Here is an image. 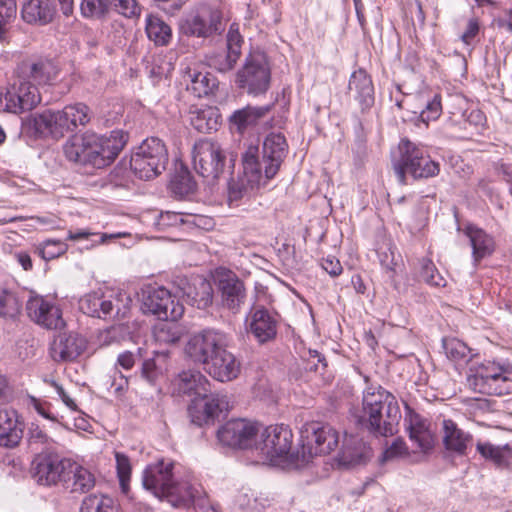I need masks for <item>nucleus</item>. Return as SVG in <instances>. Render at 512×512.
<instances>
[{"label": "nucleus", "instance_id": "obj_20", "mask_svg": "<svg viewBox=\"0 0 512 512\" xmlns=\"http://www.w3.org/2000/svg\"><path fill=\"white\" fill-rule=\"evenodd\" d=\"M65 106L62 110L47 109L33 118V128L40 136L61 138L66 133L74 132Z\"/></svg>", "mask_w": 512, "mask_h": 512}, {"label": "nucleus", "instance_id": "obj_37", "mask_svg": "<svg viewBox=\"0 0 512 512\" xmlns=\"http://www.w3.org/2000/svg\"><path fill=\"white\" fill-rule=\"evenodd\" d=\"M271 109V106L253 107L246 106L236 110L230 116V124L236 128L239 133H243L248 127L255 125Z\"/></svg>", "mask_w": 512, "mask_h": 512}, {"label": "nucleus", "instance_id": "obj_12", "mask_svg": "<svg viewBox=\"0 0 512 512\" xmlns=\"http://www.w3.org/2000/svg\"><path fill=\"white\" fill-rule=\"evenodd\" d=\"M221 346H228V336L217 329H204L188 339L184 352L195 364L205 365Z\"/></svg>", "mask_w": 512, "mask_h": 512}, {"label": "nucleus", "instance_id": "obj_22", "mask_svg": "<svg viewBox=\"0 0 512 512\" xmlns=\"http://www.w3.org/2000/svg\"><path fill=\"white\" fill-rule=\"evenodd\" d=\"M177 390L180 394L191 398V405H197L201 398L207 397L211 389V382L199 370L182 371L176 380Z\"/></svg>", "mask_w": 512, "mask_h": 512}, {"label": "nucleus", "instance_id": "obj_62", "mask_svg": "<svg viewBox=\"0 0 512 512\" xmlns=\"http://www.w3.org/2000/svg\"><path fill=\"white\" fill-rule=\"evenodd\" d=\"M407 447L403 440H395L390 447H388L382 455V461L386 462L396 457L406 454Z\"/></svg>", "mask_w": 512, "mask_h": 512}, {"label": "nucleus", "instance_id": "obj_34", "mask_svg": "<svg viewBox=\"0 0 512 512\" xmlns=\"http://www.w3.org/2000/svg\"><path fill=\"white\" fill-rule=\"evenodd\" d=\"M189 119L191 125L200 133H211L218 129L220 114L214 107H192L189 111Z\"/></svg>", "mask_w": 512, "mask_h": 512}, {"label": "nucleus", "instance_id": "obj_9", "mask_svg": "<svg viewBox=\"0 0 512 512\" xmlns=\"http://www.w3.org/2000/svg\"><path fill=\"white\" fill-rule=\"evenodd\" d=\"M271 69L261 53L250 54L236 73V84L249 95L258 96L270 87Z\"/></svg>", "mask_w": 512, "mask_h": 512}, {"label": "nucleus", "instance_id": "obj_18", "mask_svg": "<svg viewBox=\"0 0 512 512\" xmlns=\"http://www.w3.org/2000/svg\"><path fill=\"white\" fill-rule=\"evenodd\" d=\"M258 431L259 428L255 423L244 419H234L228 421L218 430L217 437L226 446L247 449L255 444Z\"/></svg>", "mask_w": 512, "mask_h": 512}, {"label": "nucleus", "instance_id": "obj_64", "mask_svg": "<svg viewBox=\"0 0 512 512\" xmlns=\"http://www.w3.org/2000/svg\"><path fill=\"white\" fill-rule=\"evenodd\" d=\"M321 266L332 277L339 276L343 271L340 261L334 256L323 258Z\"/></svg>", "mask_w": 512, "mask_h": 512}, {"label": "nucleus", "instance_id": "obj_5", "mask_svg": "<svg viewBox=\"0 0 512 512\" xmlns=\"http://www.w3.org/2000/svg\"><path fill=\"white\" fill-rule=\"evenodd\" d=\"M292 431L284 424L271 425L261 433L260 441L255 442V449L272 465L301 466L298 455L291 453Z\"/></svg>", "mask_w": 512, "mask_h": 512}, {"label": "nucleus", "instance_id": "obj_60", "mask_svg": "<svg viewBox=\"0 0 512 512\" xmlns=\"http://www.w3.org/2000/svg\"><path fill=\"white\" fill-rule=\"evenodd\" d=\"M123 336V328L121 326H111L99 334V342L103 346H109L118 343Z\"/></svg>", "mask_w": 512, "mask_h": 512}, {"label": "nucleus", "instance_id": "obj_21", "mask_svg": "<svg viewBox=\"0 0 512 512\" xmlns=\"http://www.w3.org/2000/svg\"><path fill=\"white\" fill-rule=\"evenodd\" d=\"M227 347L221 346L204 367L213 379L220 382L232 381L240 373L241 364Z\"/></svg>", "mask_w": 512, "mask_h": 512}, {"label": "nucleus", "instance_id": "obj_3", "mask_svg": "<svg viewBox=\"0 0 512 512\" xmlns=\"http://www.w3.org/2000/svg\"><path fill=\"white\" fill-rule=\"evenodd\" d=\"M174 463L161 460L143 472V486L159 498H165L173 507H189L200 498V487L188 481H174Z\"/></svg>", "mask_w": 512, "mask_h": 512}, {"label": "nucleus", "instance_id": "obj_49", "mask_svg": "<svg viewBox=\"0 0 512 512\" xmlns=\"http://www.w3.org/2000/svg\"><path fill=\"white\" fill-rule=\"evenodd\" d=\"M21 304L17 296L0 287V316L14 318L20 313Z\"/></svg>", "mask_w": 512, "mask_h": 512}, {"label": "nucleus", "instance_id": "obj_14", "mask_svg": "<svg viewBox=\"0 0 512 512\" xmlns=\"http://www.w3.org/2000/svg\"><path fill=\"white\" fill-rule=\"evenodd\" d=\"M70 460L52 451H41L32 461L31 475L40 485H62Z\"/></svg>", "mask_w": 512, "mask_h": 512}, {"label": "nucleus", "instance_id": "obj_41", "mask_svg": "<svg viewBox=\"0 0 512 512\" xmlns=\"http://www.w3.org/2000/svg\"><path fill=\"white\" fill-rule=\"evenodd\" d=\"M80 512H118V506L108 495L91 494L83 499Z\"/></svg>", "mask_w": 512, "mask_h": 512}, {"label": "nucleus", "instance_id": "obj_1", "mask_svg": "<svg viewBox=\"0 0 512 512\" xmlns=\"http://www.w3.org/2000/svg\"><path fill=\"white\" fill-rule=\"evenodd\" d=\"M287 150L286 139L280 133L267 135L263 142L261 159L258 147H248L242 155V174L237 179H231L228 185L230 204L238 202L249 190L272 179L286 157Z\"/></svg>", "mask_w": 512, "mask_h": 512}, {"label": "nucleus", "instance_id": "obj_57", "mask_svg": "<svg viewBox=\"0 0 512 512\" xmlns=\"http://www.w3.org/2000/svg\"><path fill=\"white\" fill-rule=\"evenodd\" d=\"M112 8L127 18L139 17L141 13V7L136 0H114Z\"/></svg>", "mask_w": 512, "mask_h": 512}, {"label": "nucleus", "instance_id": "obj_59", "mask_svg": "<svg viewBox=\"0 0 512 512\" xmlns=\"http://www.w3.org/2000/svg\"><path fill=\"white\" fill-rule=\"evenodd\" d=\"M442 111L441 98L435 95L432 100L428 101L426 107L421 112V118L424 122L436 120Z\"/></svg>", "mask_w": 512, "mask_h": 512}, {"label": "nucleus", "instance_id": "obj_38", "mask_svg": "<svg viewBox=\"0 0 512 512\" xmlns=\"http://www.w3.org/2000/svg\"><path fill=\"white\" fill-rule=\"evenodd\" d=\"M466 235L470 239L473 258L476 263L493 252L494 241L482 229L474 226H468L466 228Z\"/></svg>", "mask_w": 512, "mask_h": 512}, {"label": "nucleus", "instance_id": "obj_15", "mask_svg": "<svg viewBox=\"0 0 512 512\" xmlns=\"http://www.w3.org/2000/svg\"><path fill=\"white\" fill-rule=\"evenodd\" d=\"M142 309L144 313L155 315L163 321H177L184 313V306L164 287L148 290L143 299Z\"/></svg>", "mask_w": 512, "mask_h": 512}, {"label": "nucleus", "instance_id": "obj_32", "mask_svg": "<svg viewBox=\"0 0 512 512\" xmlns=\"http://www.w3.org/2000/svg\"><path fill=\"white\" fill-rule=\"evenodd\" d=\"M54 14L55 8L50 0H29L21 9L22 19L29 24H48Z\"/></svg>", "mask_w": 512, "mask_h": 512}, {"label": "nucleus", "instance_id": "obj_36", "mask_svg": "<svg viewBox=\"0 0 512 512\" xmlns=\"http://www.w3.org/2000/svg\"><path fill=\"white\" fill-rule=\"evenodd\" d=\"M88 142V132L81 136L74 135L70 137L63 146L65 157L74 163L82 165H92V157Z\"/></svg>", "mask_w": 512, "mask_h": 512}, {"label": "nucleus", "instance_id": "obj_29", "mask_svg": "<svg viewBox=\"0 0 512 512\" xmlns=\"http://www.w3.org/2000/svg\"><path fill=\"white\" fill-rule=\"evenodd\" d=\"M85 349V341L78 335H60L51 345V356L56 361L76 359Z\"/></svg>", "mask_w": 512, "mask_h": 512}, {"label": "nucleus", "instance_id": "obj_47", "mask_svg": "<svg viewBox=\"0 0 512 512\" xmlns=\"http://www.w3.org/2000/svg\"><path fill=\"white\" fill-rule=\"evenodd\" d=\"M28 446L29 449L36 453L48 451L47 449L53 444L50 438L37 424L32 423L28 430Z\"/></svg>", "mask_w": 512, "mask_h": 512}, {"label": "nucleus", "instance_id": "obj_33", "mask_svg": "<svg viewBox=\"0 0 512 512\" xmlns=\"http://www.w3.org/2000/svg\"><path fill=\"white\" fill-rule=\"evenodd\" d=\"M443 432V443L448 451L464 455L467 447L472 444V436L450 419L443 421Z\"/></svg>", "mask_w": 512, "mask_h": 512}, {"label": "nucleus", "instance_id": "obj_53", "mask_svg": "<svg viewBox=\"0 0 512 512\" xmlns=\"http://www.w3.org/2000/svg\"><path fill=\"white\" fill-rule=\"evenodd\" d=\"M68 245L60 240H46L37 247L38 255L46 260L55 259L66 253Z\"/></svg>", "mask_w": 512, "mask_h": 512}, {"label": "nucleus", "instance_id": "obj_55", "mask_svg": "<svg viewBox=\"0 0 512 512\" xmlns=\"http://www.w3.org/2000/svg\"><path fill=\"white\" fill-rule=\"evenodd\" d=\"M17 14L15 0H0V41L5 38L6 26L10 24Z\"/></svg>", "mask_w": 512, "mask_h": 512}, {"label": "nucleus", "instance_id": "obj_25", "mask_svg": "<svg viewBox=\"0 0 512 512\" xmlns=\"http://www.w3.org/2000/svg\"><path fill=\"white\" fill-rule=\"evenodd\" d=\"M219 290L222 306L236 313L246 299L244 283L234 274H229L220 279Z\"/></svg>", "mask_w": 512, "mask_h": 512}, {"label": "nucleus", "instance_id": "obj_52", "mask_svg": "<svg viewBox=\"0 0 512 512\" xmlns=\"http://www.w3.org/2000/svg\"><path fill=\"white\" fill-rule=\"evenodd\" d=\"M67 111L69 113V121L75 131L79 126H85L89 123L91 119L90 109L84 103H74L70 105H66Z\"/></svg>", "mask_w": 512, "mask_h": 512}, {"label": "nucleus", "instance_id": "obj_39", "mask_svg": "<svg viewBox=\"0 0 512 512\" xmlns=\"http://www.w3.org/2000/svg\"><path fill=\"white\" fill-rule=\"evenodd\" d=\"M145 31L148 38L159 46L167 45L172 38L171 27L157 15H147Z\"/></svg>", "mask_w": 512, "mask_h": 512}, {"label": "nucleus", "instance_id": "obj_17", "mask_svg": "<svg viewBox=\"0 0 512 512\" xmlns=\"http://www.w3.org/2000/svg\"><path fill=\"white\" fill-rule=\"evenodd\" d=\"M246 329L259 344L273 341L278 330L277 315L264 306L253 307L246 318Z\"/></svg>", "mask_w": 512, "mask_h": 512}, {"label": "nucleus", "instance_id": "obj_51", "mask_svg": "<svg viewBox=\"0 0 512 512\" xmlns=\"http://www.w3.org/2000/svg\"><path fill=\"white\" fill-rule=\"evenodd\" d=\"M420 278L430 286L444 287L446 285L445 279L428 258L420 260Z\"/></svg>", "mask_w": 512, "mask_h": 512}, {"label": "nucleus", "instance_id": "obj_30", "mask_svg": "<svg viewBox=\"0 0 512 512\" xmlns=\"http://www.w3.org/2000/svg\"><path fill=\"white\" fill-rule=\"evenodd\" d=\"M62 486L71 492L86 493L95 486V476L87 468L70 460Z\"/></svg>", "mask_w": 512, "mask_h": 512}, {"label": "nucleus", "instance_id": "obj_26", "mask_svg": "<svg viewBox=\"0 0 512 512\" xmlns=\"http://www.w3.org/2000/svg\"><path fill=\"white\" fill-rule=\"evenodd\" d=\"M405 426L410 440L422 452H427L434 446V435L429 428V422L415 412H409L405 417Z\"/></svg>", "mask_w": 512, "mask_h": 512}, {"label": "nucleus", "instance_id": "obj_48", "mask_svg": "<svg viewBox=\"0 0 512 512\" xmlns=\"http://www.w3.org/2000/svg\"><path fill=\"white\" fill-rule=\"evenodd\" d=\"M182 328L176 321H165L160 324L154 332L155 338L160 343L174 344L177 343L182 337Z\"/></svg>", "mask_w": 512, "mask_h": 512}, {"label": "nucleus", "instance_id": "obj_45", "mask_svg": "<svg viewBox=\"0 0 512 512\" xmlns=\"http://www.w3.org/2000/svg\"><path fill=\"white\" fill-rule=\"evenodd\" d=\"M442 347L447 358L455 362H467L470 359V348L457 338H444Z\"/></svg>", "mask_w": 512, "mask_h": 512}, {"label": "nucleus", "instance_id": "obj_24", "mask_svg": "<svg viewBox=\"0 0 512 512\" xmlns=\"http://www.w3.org/2000/svg\"><path fill=\"white\" fill-rule=\"evenodd\" d=\"M119 301V296L108 299L102 293L93 292L80 299L79 307L88 316L106 318L112 315L114 311H116L117 316L121 313V309L118 306Z\"/></svg>", "mask_w": 512, "mask_h": 512}, {"label": "nucleus", "instance_id": "obj_28", "mask_svg": "<svg viewBox=\"0 0 512 512\" xmlns=\"http://www.w3.org/2000/svg\"><path fill=\"white\" fill-rule=\"evenodd\" d=\"M23 437V424L14 410H0V446L16 447Z\"/></svg>", "mask_w": 512, "mask_h": 512}, {"label": "nucleus", "instance_id": "obj_40", "mask_svg": "<svg viewBox=\"0 0 512 512\" xmlns=\"http://www.w3.org/2000/svg\"><path fill=\"white\" fill-rule=\"evenodd\" d=\"M190 84L187 89L191 91L194 96L201 98L212 94L218 87V81L214 75L209 72H189Z\"/></svg>", "mask_w": 512, "mask_h": 512}, {"label": "nucleus", "instance_id": "obj_23", "mask_svg": "<svg viewBox=\"0 0 512 512\" xmlns=\"http://www.w3.org/2000/svg\"><path fill=\"white\" fill-rule=\"evenodd\" d=\"M5 99L7 110L15 114L32 110L41 101L38 88L29 82L22 83L17 89L8 91Z\"/></svg>", "mask_w": 512, "mask_h": 512}, {"label": "nucleus", "instance_id": "obj_46", "mask_svg": "<svg viewBox=\"0 0 512 512\" xmlns=\"http://www.w3.org/2000/svg\"><path fill=\"white\" fill-rule=\"evenodd\" d=\"M204 219L197 215H185L181 212H162L158 219V225L160 228H166L171 226H178L183 224H193L200 226Z\"/></svg>", "mask_w": 512, "mask_h": 512}, {"label": "nucleus", "instance_id": "obj_31", "mask_svg": "<svg viewBox=\"0 0 512 512\" xmlns=\"http://www.w3.org/2000/svg\"><path fill=\"white\" fill-rule=\"evenodd\" d=\"M182 293L184 300L198 309H205L212 303V285L203 278H196L192 284L187 283L182 288Z\"/></svg>", "mask_w": 512, "mask_h": 512}, {"label": "nucleus", "instance_id": "obj_44", "mask_svg": "<svg viewBox=\"0 0 512 512\" xmlns=\"http://www.w3.org/2000/svg\"><path fill=\"white\" fill-rule=\"evenodd\" d=\"M476 450L483 458L493 461L497 466L507 463L510 452L508 445L495 446L489 442L480 441L476 444Z\"/></svg>", "mask_w": 512, "mask_h": 512}, {"label": "nucleus", "instance_id": "obj_58", "mask_svg": "<svg viewBox=\"0 0 512 512\" xmlns=\"http://www.w3.org/2000/svg\"><path fill=\"white\" fill-rule=\"evenodd\" d=\"M242 43L243 38L239 32L238 26L236 24H232L227 33L226 49L229 52H235L236 56L240 58Z\"/></svg>", "mask_w": 512, "mask_h": 512}, {"label": "nucleus", "instance_id": "obj_8", "mask_svg": "<svg viewBox=\"0 0 512 512\" xmlns=\"http://www.w3.org/2000/svg\"><path fill=\"white\" fill-rule=\"evenodd\" d=\"M302 456L301 466L308 463L314 455L329 454L339 442L337 431L329 424L309 422L301 428Z\"/></svg>", "mask_w": 512, "mask_h": 512}, {"label": "nucleus", "instance_id": "obj_54", "mask_svg": "<svg viewBox=\"0 0 512 512\" xmlns=\"http://www.w3.org/2000/svg\"><path fill=\"white\" fill-rule=\"evenodd\" d=\"M114 0H82L81 12L85 17H101L112 8Z\"/></svg>", "mask_w": 512, "mask_h": 512}, {"label": "nucleus", "instance_id": "obj_35", "mask_svg": "<svg viewBox=\"0 0 512 512\" xmlns=\"http://www.w3.org/2000/svg\"><path fill=\"white\" fill-rule=\"evenodd\" d=\"M23 67L29 83L36 87L37 85L50 84L58 75L57 67L49 60L24 64Z\"/></svg>", "mask_w": 512, "mask_h": 512}, {"label": "nucleus", "instance_id": "obj_7", "mask_svg": "<svg viewBox=\"0 0 512 512\" xmlns=\"http://www.w3.org/2000/svg\"><path fill=\"white\" fill-rule=\"evenodd\" d=\"M470 382L480 393L506 395L512 393V364L486 362L479 365Z\"/></svg>", "mask_w": 512, "mask_h": 512}, {"label": "nucleus", "instance_id": "obj_42", "mask_svg": "<svg viewBox=\"0 0 512 512\" xmlns=\"http://www.w3.org/2000/svg\"><path fill=\"white\" fill-rule=\"evenodd\" d=\"M239 60L235 52L226 50L211 51L205 55L206 64L221 73L232 70Z\"/></svg>", "mask_w": 512, "mask_h": 512}, {"label": "nucleus", "instance_id": "obj_61", "mask_svg": "<svg viewBox=\"0 0 512 512\" xmlns=\"http://www.w3.org/2000/svg\"><path fill=\"white\" fill-rule=\"evenodd\" d=\"M309 359L307 360L305 369L315 372H323L327 367L326 359L316 350L309 351Z\"/></svg>", "mask_w": 512, "mask_h": 512}, {"label": "nucleus", "instance_id": "obj_11", "mask_svg": "<svg viewBox=\"0 0 512 512\" xmlns=\"http://www.w3.org/2000/svg\"><path fill=\"white\" fill-rule=\"evenodd\" d=\"M192 158L195 171L208 182L218 179L224 171L226 155L217 142L210 140L196 142Z\"/></svg>", "mask_w": 512, "mask_h": 512}, {"label": "nucleus", "instance_id": "obj_63", "mask_svg": "<svg viewBox=\"0 0 512 512\" xmlns=\"http://www.w3.org/2000/svg\"><path fill=\"white\" fill-rule=\"evenodd\" d=\"M480 31V23L477 18L469 19L465 31L460 39L466 44L471 45Z\"/></svg>", "mask_w": 512, "mask_h": 512}, {"label": "nucleus", "instance_id": "obj_6", "mask_svg": "<svg viewBox=\"0 0 512 512\" xmlns=\"http://www.w3.org/2000/svg\"><path fill=\"white\" fill-rule=\"evenodd\" d=\"M168 163V151L164 142L157 137L145 139L131 156L130 167L135 176L151 180L159 176Z\"/></svg>", "mask_w": 512, "mask_h": 512}, {"label": "nucleus", "instance_id": "obj_16", "mask_svg": "<svg viewBox=\"0 0 512 512\" xmlns=\"http://www.w3.org/2000/svg\"><path fill=\"white\" fill-rule=\"evenodd\" d=\"M26 312L34 323L46 329H61L65 325L60 307L38 294L30 295L26 302Z\"/></svg>", "mask_w": 512, "mask_h": 512}, {"label": "nucleus", "instance_id": "obj_2", "mask_svg": "<svg viewBox=\"0 0 512 512\" xmlns=\"http://www.w3.org/2000/svg\"><path fill=\"white\" fill-rule=\"evenodd\" d=\"M401 419L398 402L382 387H369L363 394L360 423L376 436H391L397 432Z\"/></svg>", "mask_w": 512, "mask_h": 512}, {"label": "nucleus", "instance_id": "obj_43", "mask_svg": "<svg viewBox=\"0 0 512 512\" xmlns=\"http://www.w3.org/2000/svg\"><path fill=\"white\" fill-rule=\"evenodd\" d=\"M170 189L175 196L183 198L196 191V182L189 171L181 169L173 176Z\"/></svg>", "mask_w": 512, "mask_h": 512}, {"label": "nucleus", "instance_id": "obj_13", "mask_svg": "<svg viewBox=\"0 0 512 512\" xmlns=\"http://www.w3.org/2000/svg\"><path fill=\"white\" fill-rule=\"evenodd\" d=\"M128 141V134L123 130H113L109 136L88 132V144L92 166L103 168L110 165L123 150Z\"/></svg>", "mask_w": 512, "mask_h": 512}, {"label": "nucleus", "instance_id": "obj_19", "mask_svg": "<svg viewBox=\"0 0 512 512\" xmlns=\"http://www.w3.org/2000/svg\"><path fill=\"white\" fill-rule=\"evenodd\" d=\"M201 401L204 402L201 408H198L197 404L190 405L188 409L191 421L198 426L213 423L216 418L230 409V398L227 393L213 392L212 388L208 396L201 398Z\"/></svg>", "mask_w": 512, "mask_h": 512}, {"label": "nucleus", "instance_id": "obj_56", "mask_svg": "<svg viewBox=\"0 0 512 512\" xmlns=\"http://www.w3.org/2000/svg\"><path fill=\"white\" fill-rule=\"evenodd\" d=\"M116 469L120 486L124 492L128 489V483L131 477V464L129 458L121 453L115 452Z\"/></svg>", "mask_w": 512, "mask_h": 512}, {"label": "nucleus", "instance_id": "obj_10", "mask_svg": "<svg viewBox=\"0 0 512 512\" xmlns=\"http://www.w3.org/2000/svg\"><path fill=\"white\" fill-rule=\"evenodd\" d=\"M181 28L188 36L204 39L224 31L221 12L207 4H199L187 13Z\"/></svg>", "mask_w": 512, "mask_h": 512}, {"label": "nucleus", "instance_id": "obj_50", "mask_svg": "<svg viewBox=\"0 0 512 512\" xmlns=\"http://www.w3.org/2000/svg\"><path fill=\"white\" fill-rule=\"evenodd\" d=\"M378 256L382 267L388 274L389 279L395 283V275L401 269V258L395 256V251L391 247H387L386 250L382 248L378 251Z\"/></svg>", "mask_w": 512, "mask_h": 512}, {"label": "nucleus", "instance_id": "obj_27", "mask_svg": "<svg viewBox=\"0 0 512 512\" xmlns=\"http://www.w3.org/2000/svg\"><path fill=\"white\" fill-rule=\"evenodd\" d=\"M348 89L358 101L361 110L365 111L374 104V86L371 77L365 70L354 71L350 77Z\"/></svg>", "mask_w": 512, "mask_h": 512}, {"label": "nucleus", "instance_id": "obj_4", "mask_svg": "<svg viewBox=\"0 0 512 512\" xmlns=\"http://www.w3.org/2000/svg\"><path fill=\"white\" fill-rule=\"evenodd\" d=\"M399 157L393 161V170L399 183L407 184L406 174L415 180L435 177L440 172V164L431 159L423 147L402 139L398 145Z\"/></svg>", "mask_w": 512, "mask_h": 512}]
</instances>
